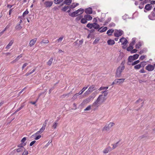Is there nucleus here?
Wrapping results in <instances>:
<instances>
[{"instance_id":"nucleus-51","label":"nucleus","mask_w":155,"mask_h":155,"mask_svg":"<svg viewBox=\"0 0 155 155\" xmlns=\"http://www.w3.org/2000/svg\"><path fill=\"white\" fill-rule=\"evenodd\" d=\"M49 42V41L48 40H42V41H41V42H40V43L41 44H42V43H45V44H47V43H48Z\"/></svg>"},{"instance_id":"nucleus-45","label":"nucleus","mask_w":155,"mask_h":155,"mask_svg":"<svg viewBox=\"0 0 155 155\" xmlns=\"http://www.w3.org/2000/svg\"><path fill=\"white\" fill-rule=\"evenodd\" d=\"M81 23L83 24H85L87 22V21L86 19L84 18H83L81 19Z\"/></svg>"},{"instance_id":"nucleus-44","label":"nucleus","mask_w":155,"mask_h":155,"mask_svg":"<svg viewBox=\"0 0 155 155\" xmlns=\"http://www.w3.org/2000/svg\"><path fill=\"white\" fill-rule=\"evenodd\" d=\"M97 9V8L96 6H93L92 7H90L88 8H85V9L84 10H92V9Z\"/></svg>"},{"instance_id":"nucleus-34","label":"nucleus","mask_w":155,"mask_h":155,"mask_svg":"<svg viewBox=\"0 0 155 155\" xmlns=\"http://www.w3.org/2000/svg\"><path fill=\"white\" fill-rule=\"evenodd\" d=\"M15 28L16 30H20L21 29L22 27L21 26L20 24H18L16 26Z\"/></svg>"},{"instance_id":"nucleus-29","label":"nucleus","mask_w":155,"mask_h":155,"mask_svg":"<svg viewBox=\"0 0 155 155\" xmlns=\"http://www.w3.org/2000/svg\"><path fill=\"white\" fill-rule=\"evenodd\" d=\"M93 28L95 29H98L99 28V25L95 23H93Z\"/></svg>"},{"instance_id":"nucleus-61","label":"nucleus","mask_w":155,"mask_h":155,"mask_svg":"<svg viewBox=\"0 0 155 155\" xmlns=\"http://www.w3.org/2000/svg\"><path fill=\"white\" fill-rule=\"evenodd\" d=\"M122 17H123V19H124V20H126V19L127 18H128V17L127 15H124Z\"/></svg>"},{"instance_id":"nucleus-5","label":"nucleus","mask_w":155,"mask_h":155,"mask_svg":"<svg viewBox=\"0 0 155 155\" xmlns=\"http://www.w3.org/2000/svg\"><path fill=\"white\" fill-rule=\"evenodd\" d=\"M115 124L113 122H110L108 124L106 125L102 129L103 132L107 131L109 130L110 129L113 127Z\"/></svg>"},{"instance_id":"nucleus-43","label":"nucleus","mask_w":155,"mask_h":155,"mask_svg":"<svg viewBox=\"0 0 155 155\" xmlns=\"http://www.w3.org/2000/svg\"><path fill=\"white\" fill-rule=\"evenodd\" d=\"M119 142H117L116 143L112 145L113 146L112 149H114L118 145V144Z\"/></svg>"},{"instance_id":"nucleus-27","label":"nucleus","mask_w":155,"mask_h":155,"mask_svg":"<svg viewBox=\"0 0 155 155\" xmlns=\"http://www.w3.org/2000/svg\"><path fill=\"white\" fill-rule=\"evenodd\" d=\"M53 58H51L47 62V65L50 66L52 64Z\"/></svg>"},{"instance_id":"nucleus-1","label":"nucleus","mask_w":155,"mask_h":155,"mask_svg":"<svg viewBox=\"0 0 155 155\" xmlns=\"http://www.w3.org/2000/svg\"><path fill=\"white\" fill-rule=\"evenodd\" d=\"M125 61H122L120 64V65L117 68L115 74L116 77L118 78L121 76L122 73L125 69Z\"/></svg>"},{"instance_id":"nucleus-17","label":"nucleus","mask_w":155,"mask_h":155,"mask_svg":"<svg viewBox=\"0 0 155 155\" xmlns=\"http://www.w3.org/2000/svg\"><path fill=\"white\" fill-rule=\"evenodd\" d=\"M37 39L36 38L31 39L29 43V46L30 47H31L33 46L36 42Z\"/></svg>"},{"instance_id":"nucleus-4","label":"nucleus","mask_w":155,"mask_h":155,"mask_svg":"<svg viewBox=\"0 0 155 155\" xmlns=\"http://www.w3.org/2000/svg\"><path fill=\"white\" fill-rule=\"evenodd\" d=\"M72 10H68L67 12L70 16L74 17L78 15L82 14L84 12V10H76L72 12Z\"/></svg>"},{"instance_id":"nucleus-41","label":"nucleus","mask_w":155,"mask_h":155,"mask_svg":"<svg viewBox=\"0 0 155 155\" xmlns=\"http://www.w3.org/2000/svg\"><path fill=\"white\" fill-rule=\"evenodd\" d=\"M87 88L88 86L84 87L81 91V93H79V95L81 94Z\"/></svg>"},{"instance_id":"nucleus-24","label":"nucleus","mask_w":155,"mask_h":155,"mask_svg":"<svg viewBox=\"0 0 155 155\" xmlns=\"http://www.w3.org/2000/svg\"><path fill=\"white\" fill-rule=\"evenodd\" d=\"M114 31V30L113 29H110L108 30L107 32V34L109 35L110 36L112 35V34Z\"/></svg>"},{"instance_id":"nucleus-10","label":"nucleus","mask_w":155,"mask_h":155,"mask_svg":"<svg viewBox=\"0 0 155 155\" xmlns=\"http://www.w3.org/2000/svg\"><path fill=\"white\" fill-rule=\"evenodd\" d=\"M124 34V31L121 30H115L114 33V36L116 37H119Z\"/></svg>"},{"instance_id":"nucleus-56","label":"nucleus","mask_w":155,"mask_h":155,"mask_svg":"<svg viewBox=\"0 0 155 155\" xmlns=\"http://www.w3.org/2000/svg\"><path fill=\"white\" fill-rule=\"evenodd\" d=\"M22 57V55L21 54L19 55H18V56H17L16 58L15 59L17 61H18L19 59L20 58H21Z\"/></svg>"},{"instance_id":"nucleus-32","label":"nucleus","mask_w":155,"mask_h":155,"mask_svg":"<svg viewBox=\"0 0 155 155\" xmlns=\"http://www.w3.org/2000/svg\"><path fill=\"white\" fill-rule=\"evenodd\" d=\"M133 49V46L130 44L129 46L127 48L128 51H130Z\"/></svg>"},{"instance_id":"nucleus-21","label":"nucleus","mask_w":155,"mask_h":155,"mask_svg":"<svg viewBox=\"0 0 155 155\" xmlns=\"http://www.w3.org/2000/svg\"><path fill=\"white\" fill-rule=\"evenodd\" d=\"M26 137H23L21 140V143L19 145H22L23 147L25 146L26 144V143H25V141H26Z\"/></svg>"},{"instance_id":"nucleus-19","label":"nucleus","mask_w":155,"mask_h":155,"mask_svg":"<svg viewBox=\"0 0 155 155\" xmlns=\"http://www.w3.org/2000/svg\"><path fill=\"white\" fill-rule=\"evenodd\" d=\"M125 80V79H118L115 80V82L117 84H120L123 83Z\"/></svg>"},{"instance_id":"nucleus-30","label":"nucleus","mask_w":155,"mask_h":155,"mask_svg":"<svg viewBox=\"0 0 155 155\" xmlns=\"http://www.w3.org/2000/svg\"><path fill=\"white\" fill-rule=\"evenodd\" d=\"M148 137V136L147 134H144L139 137L140 139H147Z\"/></svg>"},{"instance_id":"nucleus-35","label":"nucleus","mask_w":155,"mask_h":155,"mask_svg":"<svg viewBox=\"0 0 155 155\" xmlns=\"http://www.w3.org/2000/svg\"><path fill=\"white\" fill-rule=\"evenodd\" d=\"M96 93H95V92H94L91 95L89 96L93 100V99L95 98V97H96Z\"/></svg>"},{"instance_id":"nucleus-36","label":"nucleus","mask_w":155,"mask_h":155,"mask_svg":"<svg viewBox=\"0 0 155 155\" xmlns=\"http://www.w3.org/2000/svg\"><path fill=\"white\" fill-rule=\"evenodd\" d=\"M136 40V38H133L132 40V41H131V42L130 43V44L134 46Z\"/></svg>"},{"instance_id":"nucleus-22","label":"nucleus","mask_w":155,"mask_h":155,"mask_svg":"<svg viewBox=\"0 0 155 155\" xmlns=\"http://www.w3.org/2000/svg\"><path fill=\"white\" fill-rule=\"evenodd\" d=\"M107 43L109 45H113L115 44V41L114 40L109 39L107 41Z\"/></svg>"},{"instance_id":"nucleus-3","label":"nucleus","mask_w":155,"mask_h":155,"mask_svg":"<svg viewBox=\"0 0 155 155\" xmlns=\"http://www.w3.org/2000/svg\"><path fill=\"white\" fill-rule=\"evenodd\" d=\"M46 121H47L46 120H45V123L43 124L42 127H41V128L40 129V130L39 131H37V132H36L34 134L32 135V136L35 137V140H38L41 138V135H39L37 136V135L38 134H41L45 130V128L46 126Z\"/></svg>"},{"instance_id":"nucleus-20","label":"nucleus","mask_w":155,"mask_h":155,"mask_svg":"<svg viewBox=\"0 0 155 155\" xmlns=\"http://www.w3.org/2000/svg\"><path fill=\"white\" fill-rule=\"evenodd\" d=\"M107 29V27H102L99 28L98 31L102 33L106 31Z\"/></svg>"},{"instance_id":"nucleus-8","label":"nucleus","mask_w":155,"mask_h":155,"mask_svg":"<svg viewBox=\"0 0 155 155\" xmlns=\"http://www.w3.org/2000/svg\"><path fill=\"white\" fill-rule=\"evenodd\" d=\"M139 55L137 54H136L133 56H130L128 58V61L129 62H132V61L137 59L139 57Z\"/></svg>"},{"instance_id":"nucleus-57","label":"nucleus","mask_w":155,"mask_h":155,"mask_svg":"<svg viewBox=\"0 0 155 155\" xmlns=\"http://www.w3.org/2000/svg\"><path fill=\"white\" fill-rule=\"evenodd\" d=\"M91 108V106L89 105L84 109L85 111L89 110Z\"/></svg>"},{"instance_id":"nucleus-12","label":"nucleus","mask_w":155,"mask_h":155,"mask_svg":"<svg viewBox=\"0 0 155 155\" xmlns=\"http://www.w3.org/2000/svg\"><path fill=\"white\" fill-rule=\"evenodd\" d=\"M93 100L89 96L87 98L84 99L82 103L81 104L80 106H83L85 104H86L90 102L91 100Z\"/></svg>"},{"instance_id":"nucleus-54","label":"nucleus","mask_w":155,"mask_h":155,"mask_svg":"<svg viewBox=\"0 0 155 155\" xmlns=\"http://www.w3.org/2000/svg\"><path fill=\"white\" fill-rule=\"evenodd\" d=\"M137 51V50L136 49H132L130 51V53L131 54H133L136 52Z\"/></svg>"},{"instance_id":"nucleus-42","label":"nucleus","mask_w":155,"mask_h":155,"mask_svg":"<svg viewBox=\"0 0 155 155\" xmlns=\"http://www.w3.org/2000/svg\"><path fill=\"white\" fill-rule=\"evenodd\" d=\"M78 94L76 93L74 95V96L72 97V99L73 100H75L78 97Z\"/></svg>"},{"instance_id":"nucleus-25","label":"nucleus","mask_w":155,"mask_h":155,"mask_svg":"<svg viewBox=\"0 0 155 155\" xmlns=\"http://www.w3.org/2000/svg\"><path fill=\"white\" fill-rule=\"evenodd\" d=\"M152 6L150 4H148L146 5L145 9L146 10H151L152 9Z\"/></svg>"},{"instance_id":"nucleus-6","label":"nucleus","mask_w":155,"mask_h":155,"mask_svg":"<svg viewBox=\"0 0 155 155\" xmlns=\"http://www.w3.org/2000/svg\"><path fill=\"white\" fill-rule=\"evenodd\" d=\"M120 42L121 43V45H123L122 48L125 49L126 47L127 44L128 43L127 40L125 38L123 37L120 39V41L118 43Z\"/></svg>"},{"instance_id":"nucleus-64","label":"nucleus","mask_w":155,"mask_h":155,"mask_svg":"<svg viewBox=\"0 0 155 155\" xmlns=\"http://www.w3.org/2000/svg\"><path fill=\"white\" fill-rule=\"evenodd\" d=\"M28 64L27 63L24 64L22 67V69L23 70L24 68Z\"/></svg>"},{"instance_id":"nucleus-46","label":"nucleus","mask_w":155,"mask_h":155,"mask_svg":"<svg viewBox=\"0 0 155 155\" xmlns=\"http://www.w3.org/2000/svg\"><path fill=\"white\" fill-rule=\"evenodd\" d=\"M140 64H141V67H144V66L146 64V62L145 61H143L141 62Z\"/></svg>"},{"instance_id":"nucleus-9","label":"nucleus","mask_w":155,"mask_h":155,"mask_svg":"<svg viewBox=\"0 0 155 155\" xmlns=\"http://www.w3.org/2000/svg\"><path fill=\"white\" fill-rule=\"evenodd\" d=\"M79 5L78 3H73L70 6H64L61 10H71V9H73L76 6Z\"/></svg>"},{"instance_id":"nucleus-23","label":"nucleus","mask_w":155,"mask_h":155,"mask_svg":"<svg viewBox=\"0 0 155 155\" xmlns=\"http://www.w3.org/2000/svg\"><path fill=\"white\" fill-rule=\"evenodd\" d=\"M84 18H85L87 21H89L92 20V17L90 15H85L84 16Z\"/></svg>"},{"instance_id":"nucleus-26","label":"nucleus","mask_w":155,"mask_h":155,"mask_svg":"<svg viewBox=\"0 0 155 155\" xmlns=\"http://www.w3.org/2000/svg\"><path fill=\"white\" fill-rule=\"evenodd\" d=\"M14 42V41L13 40H11L10 42L7 45L6 47V49H9V48L10 46H11L12 45Z\"/></svg>"},{"instance_id":"nucleus-16","label":"nucleus","mask_w":155,"mask_h":155,"mask_svg":"<svg viewBox=\"0 0 155 155\" xmlns=\"http://www.w3.org/2000/svg\"><path fill=\"white\" fill-rule=\"evenodd\" d=\"M112 150V148L110 146H108L105 148L103 151L104 154H106Z\"/></svg>"},{"instance_id":"nucleus-7","label":"nucleus","mask_w":155,"mask_h":155,"mask_svg":"<svg viewBox=\"0 0 155 155\" xmlns=\"http://www.w3.org/2000/svg\"><path fill=\"white\" fill-rule=\"evenodd\" d=\"M96 89V88L94 85H92L89 87L88 89L84 93V94L85 95H88Z\"/></svg>"},{"instance_id":"nucleus-39","label":"nucleus","mask_w":155,"mask_h":155,"mask_svg":"<svg viewBox=\"0 0 155 155\" xmlns=\"http://www.w3.org/2000/svg\"><path fill=\"white\" fill-rule=\"evenodd\" d=\"M111 18H108L105 21L103 25H107L108 23L111 21Z\"/></svg>"},{"instance_id":"nucleus-60","label":"nucleus","mask_w":155,"mask_h":155,"mask_svg":"<svg viewBox=\"0 0 155 155\" xmlns=\"http://www.w3.org/2000/svg\"><path fill=\"white\" fill-rule=\"evenodd\" d=\"M99 39H96L94 41L93 43V44L94 45L97 42H98L99 41Z\"/></svg>"},{"instance_id":"nucleus-50","label":"nucleus","mask_w":155,"mask_h":155,"mask_svg":"<svg viewBox=\"0 0 155 155\" xmlns=\"http://www.w3.org/2000/svg\"><path fill=\"white\" fill-rule=\"evenodd\" d=\"M85 12L87 14H91L92 13V10H85Z\"/></svg>"},{"instance_id":"nucleus-40","label":"nucleus","mask_w":155,"mask_h":155,"mask_svg":"<svg viewBox=\"0 0 155 155\" xmlns=\"http://www.w3.org/2000/svg\"><path fill=\"white\" fill-rule=\"evenodd\" d=\"M140 62L139 60H137L136 61H134V62H132L131 64V65L132 66L136 65L137 64H138Z\"/></svg>"},{"instance_id":"nucleus-38","label":"nucleus","mask_w":155,"mask_h":155,"mask_svg":"<svg viewBox=\"0 0 155 155\" xmlns=\"http://www.w3.org/2000/svg\"><path fill=\"white\" fill-rule=\"evenodd\" d=\"M141 67V64H140L135 65L134 66V68L135 69L137 70L140 69Z\"/></svg>"},{"instance_id":"nucleus-48","label":"nucleus","mask_w":155,"mask_h":155,"mask_svg":"<svg viewBox=\"0 0 155 155\" xmlns=\"http://www.w3.org/2000/svg\"><path fill=\"white\" fill-rule=\"evenodd\" d=\"M24 149L25 150L22 155H28V151L26 150L25 148H24Z\"/></svg>"},{"instance_id":"nucleus-18","label":"nucleus","mask_w":155,"mask_h":155,"mask_svg":"<svg viewBox=\"0 0 155 155\" xmlns=\"http://www.w3.org/2000/svg\"><path fill=\"white\" fill-rule=\"evenodd\" d=\"M53 3V2L50 1H46L44 2L45 6L46 7H51Z\"/></svg>"},{"instance_id":"nucleus-37","label":"nucleus","mask_w":155,"mask_h":155,"mask_svg":"<svg viewBox=\"0 0 155 155\" xmlns=\"http://www.w3.org/2000/svg\"><path fill=\"white\" fill-rule=\"evenodd\" d=\"M72 0H65L64 3L68 5L71 3Z\"/></svg>"},{"instance_id":"nucleus-14","label":"nucleus","mask_w":155,"mask_h":155,"mask_svg":"<svg viewBox=\"0 0 155 155\" xmlns=\"http://www.w3.org/2000/svg\"><path fill=\"white\" fill-rule=\"evenodd\" d=\"M149 18L151 20H154L155 19V10H153L151 14L149 15Z\"/></svg>"},{"instance_id":"nucleus-52","label":"nucleus","mask_w":155,"mask_h":155,"mask_svg":"<svg viewBox=\"0 0 155 155\" xmlns=\"http://www.w3.org/2000/svg\"><path fill=\"white\" fill-rule=\"evenodd\" d=\"M115 23L112 22L110 23V24H109L108 26L109 27H112L115 26Z\"/></svg>"},{"instance_id":"nucleus-63","label":"nucleus","mask_w":155,"mask_h":155,"mask_svg":"<svg viewBox=\"0 0 155 155\" xmlns=\"http://www.w3.org/2000/svg\"><path fill=\"white\" fill-rule=\"evenodd\" d=\"M98 90L99 91H101L102 90H105V87H101Z\"/></svg>"},{"instance_id":"nucleus-62","label":"nucleus","mask_w":155,"mask_h":155,"mask_svg":"<svg viewBox=\"0 0 155 155\" xmlns=\"http://www.w3.org/2000/svg\"><path fill=\"white\" fill-rule=\"evenodd\" d=\"M140 73H144L145 72V71L144 69H142L140 71Z\"/></svg>"},{"instance_id":"nucleus-59","label":"nucleus","mask_w":155,"mask_h":155,"mask_svg":"<svg viewBox=\"0 0 155 155\" xmlns=\"http://www.w3.org/2000/svg\"><path fill=\"white\" fill-rule=\"evenodd\" d=\"M36 142V141L35 140H33L32 141L31 143H30V146H32Z\"/></svg>"},{"instance_id":"nucleus-58","label":"nucleus","mask_w":155,"mask_h":155,"mask_svg":"<svg viewBox=\"0 0 155 155\" xmlns=\"http://www.w3.org/2000/svg\"><path fill=\"white\" fill-rule=\"evenodd\" d=\"M23 107V106H21V107L18 108L17 110L15 111V112H17L21 110Z\"/></svg>"},{"instance_id":"nucleus-11","label":"nucleus","mask_w":155,"mask_h":155,"mask_svg":"<svg viewBox=\"0 0 155 155\" xmlns=\"http://www.w3.org/2000/svg\"><path fill=\"white\" fill-rule=\"evenodd\" d=\"M101 104L97 100L93 103L92 107L94 110H96Z\"/></svg>"},{"instance_id":"nucleus-47","label":"nucleus","mask_w":155,"mask_h":155,"mask_svg":"<svg viewBox=\"0 0 155 155\" xmlns=\"http://www.w3.org/2000/svg\"><path fill=\"white\" fill-rule=\"evenodd\" d=\"M93 23H88L87 25V27L89 28H93Z\"/></svg>"},{"instance_id":"nucleus-15","label":"nucleus","mask_w":155,"mask_h":155,"mask_svg":"<svg viewBox=\"0 0 155 155\" xmlns=\"http://www.w3.org/2000/svg\"><path fill=\"white\" fill-rule=\"evenodd\" d=\"M17 147L18 148L15 149V150H16V151L18 153L22 152L23 150V149L24 148L23 146L19 144L18 145Z\"/></svg>"},{"instance_id":"nucleus-28","label":"nucleus","mask_w":155,"mask_h":155,"mask_svg":"<svg viewBox=\"0 0 155 155\" xmlns=\"http://www.w3.org/2000/svg\"><path fill=\"white\" fill-rule=\"evenodd\" d=\"M142 44V42H139L137 43L135 46V47L136 48H139L141 46Z\"/></svg>"},{"instance_id":"nucleus-49","label":"nucleus","mask_w":155,"mask_h":155,"mask_svg":"<svg viewBox=\"0 0 155 155\" xmlns=\"http://www.w3.org/2000/svg\"><path fill=\"white\" fill-rule=\"evenodd\" d=\"M82 17V16L81 15H79L75 19L76 21L78 22V21L80 19H81V18Z\"/></svg>"},{"instance_id":"nucleus-55","label":"nucleus","mask_w":155,"mask_h":155,"mask_svg":"<svg viewBox=\"0 0 155 155\" xmlns=\"http://www.w3.org/2000/svg\"><path fill=\"white\" fill-rule=\"evenodd\" d=\"M29 12L28 10H25V11L23 13V17L25 16Z\"/></svg>"},{"instance_id":"nucleus-33","label":"nucleus","mask_w":155,"mask_h":155,"mask_svg":"<svg viewBox=\"0 0 155 155\" xmlns=\"http://www.w3.org/2000/svg\"><path fill=\"white\" fill-rule=\"evenodd\" d=\"M64 38V36L62 35L58 39H57L56 41L58 42H61L63 40Z\"/></svg>"},{"instance_id":"nucleus-53","label":"nucleus","mask_w":155,"mask_h":155,"mask_svg":"<svg viewBox=\"0 0 155 155\" xmlns=\"http://www.w3.org/2000/svg\"><path fill=\"white\" fill-rule=\"evenodd\" d=\"M146 57V55H142L139 58V59L140 60H143Z\"/></svg>"},{"instance_id":"nucleus-13","label":"nucleus","mask_w":155,"mask_h":155,"mask_svg":"<svg viewBox=\"0 0 155 155\" xmlns=\"http://www.w3.org/2000/svg\"><path fill=\"white\" fill-rule=\"evenodd\" d=\"M145 69L149 71H151L154 70V66L152 65L149 64L146 67Z\"/></svg>"},{"instance_id":"nucleus-2","label":"nucleus","mask_w":155,"mask_h":155,"mask_svg":"<svg viewBox=\"0 0 155 155\" xmlns=\"http://www.w3.org/2000/svg\"><path fill=\"white\" fill-rule=\"evenodd\" d=\"M101 93V94L99 96L96 100L101 104L107 99V97L108 93L107 91L106 90L103 91Z\"/></svg>"},{"instance_id":"nucleus-31","label":"nucleus","mask_w":155,"mask_h":155,"mask_svg":"<svg viewBox=\"0 0 155 155\" xmlns=\"http://www.w3.org/2000/svg\"><path fill=\"white\" fill-rule=\"evenodd\" d=\"M58 124V123H57V121L54 122L53 124L52 127L53 129H55L57 128Z\"/></svg>"}]
</instances>
